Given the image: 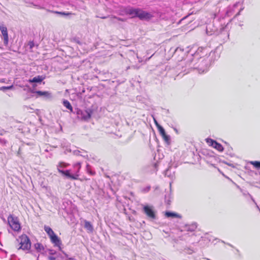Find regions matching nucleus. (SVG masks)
Wrapping results in <instances>:
<instances>
[{
  "label": "nucleus",
  "mask_w": 260,
  "mask_h": 260,
  "mask_svg": "<svg viewBox=\"0 0 260 260\" xmlns=\"http://www.w3.org/2000/svg\"><path fill=\"white\" fill-rule=\"evenodd\" d=\"M184 51V49H182V48H180V47H178V48H177L176 49L175 51H176V52H178V51Z\"/></svg>",
  "instance_id": "36"
},
{
  "label": "nucleus",
  "mask_w": 260,
  "mask_h": 260,
  "mask_svg": "<svg viewBox=\"0 0 260 260\" xmlns=\"http://www.w3.org/2000/svg\"><path fill=\"white\" fill-rule=\"evenodd\" d=\"M111 21L115 22L116 20H119V21H122V19L119 17H117L116 16L111 17Z\"/></svg>",
  "instance_id": "23"
},
{
  "label": "nucleus",
  "mask_w": 260,
  "mask_h": 260,
  "mask_svg": "<svg viewBox=\"0 0 260 260\" xmlns=\"http://www.w3.org/2000/svg\"><path fill=\"white\" fill-rule=\"evenodd\" d=\"M74 168L75 169H77V173L79 171V170L81 168V164L80 162H77L74 165Z\"/></svg>",
  "instance_id": "26"
},
{
  "label": "nucleus",
  "mask_w": 260,
  "mask_h": 260,
  "mask_svg": "<svg viewBox=\"0 0 260 260\" xmlns=\"http://www.w3.org/2000/svg\"><path fill=\"white\" fill-rule=\"evenodd\" d=\"M48 251L49 252V253L50 255H54V254H55L56 253V251H55L54 250H53V249H48Z\"/></svg>",
  "instance_id": "30"
},
{
  "label": "nucleus",
  "mask_w": 260,
  "mask_h": 260,
  "mask_svg": "<svg viewBox=\"0 0 260 260\" xmlns=\"http://www.w3.org/2000/svg\"><path fill=\"white\" fill-rule=\"evenodd\" d=\"M143 211L149 218L151 219H156V212L153 206L144 205L143 207Z\"/></svg>",
  "instance_id": "4"
},
{
  "label": "nucleus",
  "mask_w": 260,
  "mask_h": 260,
  "mask_svg": "<svg viewBox=\"0 0 260 260\" xmlns=\"http://www.w3.org/2000/svg\"><path fill=\"white\" fill-rule=\"evenodd\" d=\"M130 14L139 17L140 19H148L152 17V15L139 9H133L129 11Z\"/></svg>",
  "instance_id": "2"
},
{
  "label": "nucleus",
  "mask_w": 260,
  "mask_h": 260,
  "mask_svg": "<svg viewBox=\"0 0 260 260\" xmlns=\"http://www.w3.org/2000/svg\"><path fill=\"white\" fill-rule=\"evenodd\" d=\"M224 29L223 27H221L220 29L218 30L213 24H209L206 27V32L209 36L212 35H218L220 33L223 31Z\"/></svg>",
  "instance_id": "7"
},
{
  "label": "nucleus",
  "mask_w": 260,
  "mask_h": 260,
  "mask_svg": "<svg viewBox=\"0 0 260 260\" xmlns=\"http://www.w3.org/2000/svg\"><path fill=\"white\" fill-rule=\"evenodd\" d=\"M241 10H242V9H241V10L239 11V12H238V13H237V14H236V15H235V17H237V16H238V15H240V12H241Z\"/></svg>",
  "instance_id": "38"
},
{
  "label": "nucleus",
  "mask_w": 260,
  "mask_h": 260,
  "mask_svg": "<svg viewBox=\"0 0 260 260\" xmlns=\"http://www.w3.org/2000/svg\"><path fill=\"white\" fill-rule=\"evenodd\" d=\"M45 78V76L39 75L29 79L28 81L30 83H41Z\"/></svg>",
  "instance_id": "12"
},
{
  "label": "nucleus",
  "mask_w": 260,
  "mask_h": 260,
  "mask_svg": "<svg viewBox=\"0 0 260 260\" xmlns=\"http://www.w3.org/2000/svg\"><path fill=\"white\" fill-rule=\"evenodd\" d=\"M63 167L62 166V163H60L59 165L57 166V170L59 172L61 173L62 175L67 176V177L69 178H71L73 179H77L78 178V177L79 176V175L75 174V175H72L70 173V171L69 170H66L63 171L61 169V168Z\"/></svg>",
  "instance_id": "8"
},
{
  "label": "nucleus",
  "mask_w": 260,
  "mask_h": 260,
  "mask_svg": "<svg viewBox=\"0 0 260 260\" xmlns=\"http://www.w3.org/2000/svg\"><path fill=\"white\" fill-rule=\"evenodd\" d=\"M107 17H108L105 16V17H101V18H102V19H106V18H107Z\"/></svg>",
  "instance_id": "42"
},
{
  "label": "nucleus",
  "mask_w": 260,
  "mask_h": 260,
  "mask_svg": "<svg viewBox=\"0 0 260 260\" xmlns=\"http://www.w3.org/2000/svg\"><path fill=\"white\" fill-rule=\"evenodd\" d=\"M12 88V86H3L1 88L4 89H10Z\"/></svg>",
  "instance_id": "32"
},
{
  "label": "nucleus",
  "mask_w": 260,
  "mask_h": 260,
  "mask_svg": "<svg viewBox=\"0 0 260 260\" xmlns=\"http://www.w3.org/2000/svg\"><path fill=\"white\" fill-rule=\"evenodd\" d=\"M250 163L252 164L255 168L260 169V161H251Z\"/></svg>",
  "instance_id": "21"
},
{
  "label": "nucleus",
  "mask_w": 260,
  "mask_h": 260,
  "mask_svg": "<svg viewBox=\"0 0 260 260\" xmlns=\"http://www.w3.org/2000/svg\"><path fill=\"white\" fill-rule=\"evenodd\" d=\"M237 5H238L237 4H235L234 5V6H233V7H237Z\"/></svg>",
  "instance_id": "43"
},
{
  "label": "nucleus",
  "mask_w": 260,
  "mask_h": 260,
  "mask_svg": "<svg viewBox=\"0 0 260 260\" xmlns=\"http://www.w3.org/2000/svg\"><path fill=\"white\" fill-rule=\"evenodd\" d=\"M51 242L54 244V246L58 247L59 250L61 251V245L62 244L60 239L55 234H53L49 237Z\"/></svg>",
  "instance_id": "10"
},
{
  "label": "nucleus",
  "mask_w": 260,
  "mask_h": 260,
  "mask_svg": "<svg viewBox=\"0 0 260 260\" xmlns=\"http://www.w3.org/2000/svg\"><path fill=\"white\" fill-rule=\"evenodd\" d=\"M165 176H167L169 177H172L173 176L171 175V172H170V169H167L165 172Z\"/></svg>",
  "instance_id": "28"
},
{
  "label": "nucleus",
  "mask_w": 260,
  "mask_h": 260,
  "mask_svg": "<svg viewBox=\"0 0 260 260\" xmlns=\"http://www.w3.org/2000/svg\"><path fill=\"white\" fill-rule=\"evenodd\" d=\"M142 61V60L141 59H139V62H141Z\"/></svg>",
  "instance_id": "44"
},
{
  "label": "nucleus",
  "mask_w": 260,
  "mask_h": 260,
  "mask_svg": "<svg viewBox=\"0 0 260 260\" xmlns=\"http://www.w3.org/2000/svg\"><path fill=\"white\" fill-rule=\"evenodd\" d=\"M92 113V110L90 108L84 111L77 110V111L78 117L84 120H87L90 118Z\"/></svg>",
  "instance_id": "5"
},
{
  "label": "nucleus",
  "mask_w": 260,
  "mask_h": 260,
  "mask_svg": "<svg viewBox=\"0 0 260 260\" xmlns=\"http://www.w3.org/2000/svg\"><path fill=\"white\" fill-rule=\"evenodd\" d=\"M48 258L49 260H56V257L54 256H53L52 255H49L48 257Z\"/></svg>",
  "instance_id": "31"
},
{
  "label": "nucleus",
  "mask_w": 260,
  "mask_h": 260,
  "mask_svg": "<svg viewBox=\"0 0 260 260\" xmlns=\"http://www.w3.org/2000/svg\"><path fill=\"white\" fill-rule=\"evenodd\" d=\"M34 246L35 249L38 252H41L44 249V247L41 243H37L35 244Z\"/></svg>",
  "instance_id": "17"
},
{
  "label": "nucleus",
  "mask_w": 260,
  "mask_h": 260,
  "mask_svg": "<svg viewBox=\"0 0 260 260\" xmlns=\"http://www.w3.org/2000/svg\"><path fill=\"white\" fill-rule=\"evenodd\" d=\"M233 11V8L229 7L226 12V15L227 16H230L231 14L232 13Z\"/></svg>",
  "instance_id": "24"
},
{
  "label": "nucleus",
  "mask_w": 260,
  "mask_h": 260,
  "mask_svg": "<svg viewBox=\"0 0 260 260\" xmlns=\"http://www.w3.org/2000/svg\"><path fill=\"white\" fill-rule=\"evenodd\" d=\"M44 229L49 237L55 234L52 229L48 226L45 225Z\"/></svg>",
  "instance_id": "16"
},
{
  "label": "nucleus",
  "mask_w": 260,
  "mask_h": 260,
  "mask_svg": "<svg viewBox=\"0 0 260 260\" xmlns=\"http://www.w3.org/2000/svg\"><path fill=\"white\" fill-rule=\"evenodd\" d=\"M154 121L157 126V127L158 128V125H160L158 123V122H157V121L156 120H154Z\"/></svg>",
  "instance_id": "39"
},
{
  "label": "nucleus",
  "mask_w": 260,
  "mask_h": 260,
  "mask_svg": "<svg viewBox=\"0 0 260 260\" xmlns=\"http://www.w3.org/2000/svg\"><path fill=\"white\" fill-rule=\"evenodd\" d=\"M150 186H146V187L145 188H143L142 189V191L143 192H148L150 189Z\"/></svg>",
  "instance_id": "29"
},
{
  "label": "nucleus",
  "mask_w": 260,
  "mask_h": 260,
  "mask_svg": "<svg viewBox=\"0 0 260 260\" xmlns=\"http://www.w3.org/2000/svg\"><path fill=\"white\" fill-rule=\"evenodd\" d=\"M32 92L36 93L39 96H43L46 98H51V94L48 91H42L38 90L36 91H32Z\"/></svg>",
  "instance_id": "13"
},
{
  "label": "nucleus",
  "mask_w": 260,
  "mask_h": 260,
  "mask_svg": "<svg viewBox=\"0 0 260 260\" xmlns=\"http://www.w3.org/2000/svg\"><path fill=\"white\" fill-rule=\"evenodd\" d=\"M24 110H27V111L29 110V109H31V110L32 109V108H31L30 107H29V106H25L24 107Z\"/></svg>",
  "instance_id": "35"
},
{
  "label": "nucleus",
  "mask_w": 260,
  "mask_h": 260,
  "mask_svg": "<svg viewBox=\"0 0 260 260\" xmlns=\"http://www.w3.org/2000/svg\"><path fill=\"white\" fill-rule=\"evenodd\" d=\"M62 103L63 106L66 107L68 109L70 110L71 112L73 111L72 106L68 100H63Z\"/></svg>",
  "instance_id": "18"
},
{
  "label": "nucleus",
  "mask_w": 260,
  "mask_h": 260,
  "mask_svg": "<svg viewBox=\"0 0 260 260\" xmlns=\"http://www.w3.org/2000/svg\"><path fill=\"white\" fill-rule=\"evenodd\" d=\"M86 170H87V172L90 174V175H93L94 174V172H92L91 170V169H90V166L87 164L86 165Z\"/></svg>",
  "instance_id": "25"
},
{
  "label": "nucleus",
  "mask_w": 260,
  "mask_h": 260,
  "mask_svg": "<svg viewBox=\"0 0 260 260\" xmlns=\"http://www.w3.org/2000/svg\"><path fill=\"white\" fill-rule=\"evenodd\" d=\"M197 225L196 223H193L189 225L186 226V229L187 231L193 232L197 229Z\"/></svg>",
  "instance_id": "19"
},
{
  "label": "nucleus",
  "mask_w": 260,
  "mask_h": 260,
  "mask_svg": "<svg viewBox=\"0 0 260 260\" xmlns=\"http://www.w3.org/2000/svg\"><path fill=\"white\" fill-rule=\"evenodd\" d=\"M80 151L78 150H73V153L74 154V155H80V156H84L85 157V155H83V154H80Z\"/></svg>",
  "instance_id": "27"
},
{
  "label": "nucleus",
  "mask_w": 260,
  "mask_h": 260,
  "mask_svg": "<svg viewBox=\"0 0 260 260\" xmlns=\"http://www.w3.org/2000/svg\"><path fill=\"white\" fill-rule=\"evenodd\" d=\"M0 30L4 37V44L7 46L8 44L9 37L8 34L7 28L6 26H1Z\"/></svg>",
  "instance_id": "11"
},
{
  "label": "nucleus",
  "mask_w": 260,
  "mask_h": 260,
  "mask_svg": "<svg viewBox=\"0 0 260 260\" xmlns=\"http://www.w3.org/2000/svg\"><path fill=\"white\" fill-rule=\"evenodd\" d=\"M208 64L209 60L207 57H191L186 61L185 67L188 70L197 69L199 72H204L207 70Z\"/></svg>",
  "instance_id": "1"
},
{
  "label": "nucleus",
  "mask_w": 260,
  "mask_h": 260,
  "mask_svg": "<svg viewBox=\"0 0 260 260\" xmlns=\"http://www.w3.org/2000/svg\"><path fill=\"white\" fill-rule=\"evenodd\" d=\"M69 259H73V258L72 257H69Z\"/></svg>",
  "instance_id": "46"
},
{
  "label": "nucleus",
  "mask_w": 260,
  "mask_h": 260,
  "mask_svg": "<svg viewBox=\"0 0 260 260\" xmlns=\"http://www.w3.org/2000/svg\"><path fill=\"white\" fill-rule=\"evenodd\" d=\"M228 245H229V246H231V247H233V246H232L231 244H228Z\"/></svg>",
  "instance_id": "47"
},
{
  "label": "nucleus",
  "mask_w": 260,
  "mask_h": 260,
  "mask_svg": "<svg viewBox=\"0 0 260 260\" xmlns=\"http://www.w3.org/2000/svg\"><path fill=\"white\" fill-rule=\"evenodd\" d=\"M84 228L86 229L89 233H92L93 231V227L92 224L88 221L84 220Z\"/></svg>",
  "instance_id": "14"
},
{
  "label": "nucleus",
  "mask_w": 260,
  "mask_h": 260,
  "mask_svg": "<svg viewBox=\"0 0 260 260\" xmlns=\"http://www.w3.org/2000/svg\"><path fill=\"white\" fill-rule=\"evenodd\" d=\"M57 13L58 14H61V15H69L71 14L70 13H65V12H57Z\"/></svg>",
  "instance_id": "33"
},
{
  "label": "nucleus",
  "mask_w": 260,
  "mask_h": 260,
  "mask_svg": "<svg viewBox=\"0 0 260 260\" xmlns=\"http://www.w3.org/2000/svg\"><path fill=\"white\" fill-rule=\"evenodd\" d=\"M206 142L209 145L213 148L216 149L219 151L222 152L223 150V146L219 143H217L211 139L208 138L206 139Z\"/></svg>",
  "instance_id": "9"
},
{
  "label": "nucleus",
  "mask_w": 260,
  "mask_h": 260,
  "mask_svg": "<svg viewBox=\"0 0 260 260\" xmlns=\"http://www.w3.org/2000/svg\"><path fill=\"white\" fill-rule=\"evenodd\" d=\"M165 215L167 217H177L179 218H181V216L180 215L170 211L166 212L165 213Z\"/></svg>",
  "instance_id": "15"
},
{
  "label": "nucleus",
  "mask_w": 260,
  "mask_h": 260,
  "mask_svg": "<svg viewBox=\"0 0 260 260\" xmlns=\"http://www.w3.org/2000/svg\"><path fill=\"white\" fill-rule=\"evenodd\" d=\"M166 198H167V197H166V196H165V200H166L165 202H166V203L168 205H170V200H167V199H166Z\"/></svg>",
  "instance_id": "37"
},
{
  "label": "nucleus",
  "mask_w": 260,
  "mask_h": 260,
  "mask_svg": "<svg viewBox=\"0 0 260 260\" xmlns=\"http://www.w3.org/2000/svg\"><path fill=\"white\" fill-rule=\"evenodd\" d=\"M158 130L161 136L165 135L166 134L165 129L161 125H158Z\"/></svg>",
  "instance_id": "22"
},
{
  "label": "nucleus",
  "mask_w": 260,
  "mask_h": 260,
  "mask_svg": "<svg viewBox=\"0 0 260 260\" xmlns=\"http://www.w3.org/2000/svg\"><path fill=\"white\" fill-rule=\"evenodd\" d=\"M165 142L168 144L170 145L171 143V138L170 136L167 135L166 134L165 135L161 136Z\"/></svg>",
  "instance_id": "20"
},
{
  "label": "nucleus",
  "mask_w": 260,
  "mask_h": 260,
  "mask_svg": "<svg viewBox=\"0 0 260 260\" xmlns=\"http://www.w3.org/2000/svg\"><path fill=\"white\" fill-rule=\"evenodd\" d=\"M36 86V84H34V85H33V87H35Z\"/></svg>",
  "instance_id": "48"
},
{
  "label": "nucleus",
  "mask_w": 260,
  "mask_h": 260,
  "mask_svg": "<svg viewBox=\"0 0 260 260\" xmlns=\"http://www.w3.org/2000/svg\"><path fill=\"white\" fill-rule=\"evenodd\" d=\"M8 219L10 226L14 231L18 232L20 230V224L17 217H14L11 215L9 216Z\"/></svg>",
  "instance_id": "6"
},
{
  "label": "nucleus",
  "mask_w": 260,
  "mask_h": 260,
  "mask_svg": "<svg viewBox=\"0 0 260 260\" xmlns=\"http://www.w3.org/2000/svg\"><path fill=\"white\" fill-rule=\"evenodd\" d=\"M30 48H32L34 46V43L33 42H30L28 44Z\"/></svg>",
  "instance_id": "34"
},
{
  "label": "nucleus",
  "mask_w": 260,
  "mask_h": 260,
  "mask_svg": "<svg viewBox=\"0 0 260 260\" xmlns=\"http://www.w3.org/2000/svg\"><path fill=\"white\" fill-rule=\"evenodd\" d=\"M174 130L177 133L178 132V131L176 128H174Z\"/></svg>",
  "instance_id": "45"
},
{
  "label": "nucleus",
  "mask_w": 260,
  "mask_h": 260,
  "mask_svg": "<svg viewBox=\"0 0 260 260\" xmlns=\"http://www.w3.org/2000/svg\"><path fill=\"white\" fill-rule=\"evenodd\" d=\"M21 246L19 249L23 250H29L31 247V242L29 238L26 235H22L20 237Z\"/></svg>",
  "instance_id": "3"
},
{
  "label": "nucleus",
  "mask_w": 260,
  "mask_h": 260,
  "mask_svg": "<svg viewBox=\"0 0 260 260\" xmlns=\"http://www.w3.org/2000/svg\"><path fill=\"white\" fill-rule=\"evenodd\" d=\"M61 251H62V253L64 254L65 256H66V257H68V255L67 253H66L62 251V250H61Z\"/></svg>",
  "instance_id": "41"
},
{
  "label": "nucleus",
  "mask_w": 260,
  "mask_h": 260,
  "mask_svg": "<svg viewBox=\"0 0 260 260\" xmlns=\"http://www.w3.org/2000/svg\"><path fill=\"white\" fill-rule=\"evenodd\" d=\"M154 121L157 126V127L158 128V125H160L158 123V122H157V121L156 120H154Z\"/></svg>",
  "instance_id": "40"
}]
</instances>
